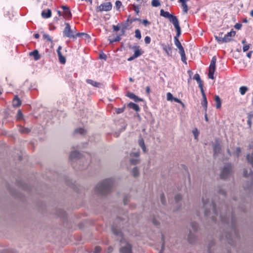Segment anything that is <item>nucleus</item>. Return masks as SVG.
<instances>
[{"label":"nucleus","mask_w":253,"mask_h":253,"mask_svg":"<svg viewBox=\"0 0 253 253\" xmlns=\"http://www.w3.org/2000/svg\"><path fill=\"white\" fill-rule=\"evenodd\" d=\"M203 210L205 216L211 218L213 221L217 220V216L219 217L220 221L230 226L235 232V220L232 215H225L220 213L219 215L215 208V205L212 200L210 199V195L206 193L202 198Z\"/></svg>","instance_id":"1"},{"label":"nucleus","mask_w":253,"mask_h":253,"mask_svg":"<svg viewBox=\"0 0 253 253\" xmlns=\"http://www.w3.org/2000/svg\"><path fill=\"white\" fill-rule=\"evenodd\" d=\"M113 233L116 236L120 238V242L121 243V247L120 249V253H132V246L127 242H125L124 245L123 234L120 231V228L113 225L112 227Z\"/></svg>","instance_id":"2"},{"label":"nucleus","mask_w":253,"mask_h":253,"mask_svg":"<svg viewBox=\"0 0 253 253\" xmlns=\"http://www.w3.org/2000/svg\"><path fill=\"white\" fill-rule=\"evenodd\" d=\"M114 181V179L113 178H109L102 180L96 186V191L101 195L107 194L110 191Z\"/></svg>","instance_id":"3"},{"label":"nucleus","mask_w":253,"mask_h":253,"mask_svg":"<svg viewBox=\"0 0 253 253\" xmlns=\"http://www.w3.org/2000/svg\"><path fill=\"white\" fill-rule=\"evenodd\" d=\"M232 167L231 164L225 165L223 168L221 173L220 177L222 179H226L229 177L232 173Z\"/></svg>","instance_id":"4"},{"label":"nucleus","mask_w":253,"mask_h":253,"mask_svg":"<svg viewBox=\"0 0 253 253\" xmlns=\"http://www.w3.org/2000/svg\"><path fill=\"white\" fill-rule=\"evenodd\" d=\"M169 19V21L173 24L176 31L177 36H180L181 34V29L179 26V21L177 17L172 14L171 16H170Z\"/></svg>","instance_id":"5"},{"label":"nucleus","mask_w":253,"mask_h":253,"mask_svg":"<svg viewBox=\"0 0 253 253\" xmlns=\"http://www.w3.org/2000/svg\"><path fill=\"white\" fill-rule=\"evenodd\" d=\"M112 8V4L110 2H106L102 3L96 8L97 12L109 11Z\"/></svg>","instance_id":"6"},{"label":"nucleus","mask_w":253,"mask_h":253,"mask_svg":"<svg viewBox=\"0 0 253 253\" xmlns=\"http://www.w3.org/2000/svg\"><path fill=\"white\" fill-rule=\"evenodd\" d=\"M65 28L63 31L64 36L68 38H76V36L74 34L73 32L71 29L70 25L69 23H65Z\"/></svg>","instance_id":"7"},{"label":"nucleus","mask_w":253,"mask_h":253,"mask_svg":"<svg viewBox=\"0 0 253 253\" xmlns=\"http://www.w3.org/2000/svg\"><path fill=\"white\" fill-rule=\"evenodd\" d=\"M139 153L138 152H132L130 153V162L132 165H136L139 162Z\"/></svg>","instance_id":"8"},{"label":"nucleus","mask_w":253,"mask_h":253,"mask_svg":"<svg viewBox=\"0 0 253 253\" xmlns=\"http://www.w3.org/2000/svg\"><path fill=\"white\" fill-rule=\"evenodd\" d=\"M250 151L247 156V159L248 162L253 167V141L251 142L249 146Z\"/></svg>","instance_id":"9"},{"label":"nucleus","mask_w":253,"mask_h":253,"mask_svg":"<svg viewBox=\"0 0 253 253\" xmlns=\"http://www.w3.org/2000/svg\"><path fill=\"white\" fill-rule=\"evenodd\" d=\"M61 8L64 11L63 16L66 18H70L72 17V14L69 7L66 5H62Z\"/></svg>","instance_id":"10"},{"label":"nucleus","mask_w":253,"mask_h":253,"mask_svg":"<svg viewBox=\"0 0 253 253\" xmlns=\"http://www.w3.org/2000/svg\"><path fill=\"white\" fill-rule=\"evenodd\" d=\"M236 32L235 31L232 30L230 32H228L225 36L223 37L224 42H230L232 40L231 38L235 36Z\"/></svg>","instance_id":"11"},{"label":"nucleus","mask_w":253,"mask_h":253,"mask_svg":"<svg viewBox=\"0 0 253 253\" xmlns=\"http://www.w3.org/2000/svg\"><path fill=\"white\" fill-rule=\"evenodd\" d=\"M62 49L61 46H59L57 49V52L58 54V56L59 58V62L62 64H64L66 62V58L64 56H63L61 53V50Z\"/></svg>","instance_id":"12"},{"label":"nucleus","mask_w":253,"mask_h":253,"mask_svg":"<svg viewBox=\"0 0 253 253\" xmlns=\"http://www.w3.org/2000/svg\"><path fill=\"white\" fill-rule=\"evenodd\" d=\"M213 156L215 157L220 153L221 151V147L218 142H216L213 145Z\"/></svg>","instance_id":"13"},{"label":"nucleus","mask_w":253,"mask_h":253,"mask_svg":"<svg viewBox=\"0 0 253 253\" xmlns=\"http://www.w3.org/2000/svg\"><path fill=\"white\" fill-rule=\"evenodd\" d=\"M197 237L195 234L192 233L191 230H189L188 235L187 237L188 241L190 243H194L196 241Z\"/></svg>","instance_id":"14"},{"label":"nucleus","mask_w":253,"mask_h":253,"mask_svg":"<svg viewBox=\"0 0 253 253\" xmlns=\"http://www.w3.org/2000/svg\"><path fill=\"white\" fill-rule=\"evenodd\" d=\"M132 48L135 49L134 53L133 55L136 58L141 56L143 53L141 49L139 48V46H133Z\"/></svg>","instance_id":"15"},{"label":"nucleus","mask_w":253,"mask_h":253,"mask_svg":"<svg viewBox=\"0 0 253 253\" xmlns=\"http://www.w3.org/2000/svg\"><path fill=\"white\" fill-rule=\"evenodd\" d=\"M178 49H179V52L180 54L182 61L186 64V58L184 48L182 46Z\"/></svg>","instance_id":"16"},{"label":"nucleus","mask_w":253,"mask_h":253,"mask_svg":"<svg viewBox=\"0 0 253 253\" xmlns=\"http://www.w3.org/2000/svg\"><path fill=\"white\" fill-rule=\"evenodd\" d=\"M216 62V57L213 56L211 60V63L209 67V70L214 71L215 70V64Z\"/></svg>","instance_id":"17"},{"label":"nucleus","mask_w":253,"mask_h":253,"mask_svg":"<svg viewBox=\"0 0 253 253\" xmlns=\"http://www.w3.org/2000/svg\"><path fill=\"white\" fill-rule=\"evenodd\" d=\"M127 96L130 98V99L133 100L135 102L142 101V99L141 98H139L138 96L135 95L133 93L128 92L127 94Z\"/></svg>","instance_id":"18"},{"label":"nucleus","mask_w":253,"mask_h":253,"mask_svg":"<svg viewBox=\"0 0 253 253\" xmlns=\"http://www.w3.org/2000/svg\"><path fill=\"white\" fill-rule=\"evenodd\" d=\"M86 83L92 85L93 86L97 87H100L102 84L100 83L96 82L92 80L87 79L86 80Z\"/></svg>","instance_id":"19"},{"label":"nucleus","mask_w":253,"mask_h":253,"mask_svg":"<svg viewBox=\"0 0 253 253\" xmlns=\"http://www.w3.org/2000/svg\"><path fill=\"white\" fill-rule=\"evenodd\" d=\"M81 154L77 151H74L71 152L70 155V158L72 160H74V159L78 158H80Z\"/></svg>","instance_id":"20"},{"label":"nucleus","mask_w":253,"mask_h":253,"mask_svg":"<svg viewBox=\"0 0 253 253\" xmlns=\"http://www.w3.org/2000/svg\"><path fill=\"white\" fill-rule=\"evenodd\" d=\"M181 3V6L183 8V11L184 13L187 12L188 10V6L186 4L187 0H178Z\"/></svg>","instance_id":"21"},{"label":"nucleus","mask_w":253,"mask_h":253,"mask_svg":"<svg viewBox=\"0 0 253 253\" xmlns=\"http://www.w3.org/2000/svg\"><path fill=\"white\" fill-rule=\"evenodd\" d=\"M51 16V11L48 9L46 11L43 10L42 12V16L44 18H48Z\"/></svg>","instance_id":"22"},{"label":"nucleus","mask_w":253,"mask_h":253,"mask_svg":"<svg viewBox=\"0 0 253 253\" xmlns=\"http://www.w3.org/2000/svg\"><path fill=\"white\" fill-rule=\"evenodd\" d=\"M163 49L166 52L167 54L169 56L171 54V48L170 47L168 44H162Z\"/></svg>","instance_id":"23"},{"label":"nucleus","mask_w":253,"mask_h":253,"mask_svg":"<svg viewBox=\"0 0 253 253\" xmlns=\"http://www.w3.org/2000/svg\"><path fill=\"white\" fill-rule=\"evenodd\" d=\"M30 55L33 56L34 58V59L36 61H37L40 59V55L39 53V52L37 50H35L32 52L30 53Z\"/></svg>","instance_id":"24"},{"label":"nucleus","mask_w":253,"mask_h":253,"mask_svg":"<svg viewBox=\"0 0 253 253\" xmlns=\"http://www.w3.org/2000/svg\"><path fill=\"white\" fill-rule=\"evenodd\" d=\"M128 106L130 108L135 110L136 112H138L140 110V108L139 106L137 104L134 103L133 102H130L129 103H128Z\"/></svg>","instance_id":"25"},{"label":"nucleus","mask_w":253,"mask_h":253,"mask_svg":"<svg viewBox=\"0 0 253 253\" xmlns=\"http://www.w3.org/2000/svg\"><path fill=\"white\" fill-rule=\"evenodd\" d=\"M12 104L15 107H18L21 105V101L17 96H15L13 99Z\"/></svg>","instance_id":"26"},{"label":"nucleus","mask_w":253,"mask_h":253,"mask_svg":"<svg viewBox=\"0 0 253 253\" xmlns=\"http://www.w3.org/2000/svg\"><path fill=\"white\" fill-rule=\"evenodd\" d=\"M172 15V14H170L169 12L165 11L163 9L160 10V15L164 17L169 19Z\"/></svg>","instance_id":"27"},{"label":"nucleus","mask_w":253,"mask_h":253,"mask_svg":"<svg viewBox=\"0 0 253 253\" xmlns=\"http://www.w3.org/2000/svg\"><path fill=\"white\" fill-rule=\"evenodd\" d=\"M76 37H81L82 38H84L85 40H87L88 41L90 40V36L88 34L84 33H77L76 35Z\"/></svg>","instance_id":"28"},{"label":"nucleus","mask_w":253,"mask_h":253,"mask_svg":"<svg viewBox=\"0 0 253 253\" xmlns=\"http://www.w3.org/2000/svg\"><path fill=\"white\" fill-rule=\"evenodd\" d=\"M214 100L215 102V105L217 109H219L221 107V102L220 97L216 95L215 96Z\"/></svg>","instance_id":"29"},{"label":"nucleus","mask_w":253,"mask_h":253,"mask_svg":"<svg viewBox=\"0 0 253 253\" xmlns=\"http://www.w3.org/2000/svg\"><path fill=\"white\" fill-rule=\"evenodd\" d=\"M138 143L139 146L142 148L144 152H146V148L144 143V140L142 138H140L138 140Z\"/></svg>","instance_id":"30"},{"label":"nucleus","mask_w":253,"mask_h":253,"mask_svg":"<svg viewBox=\"0 0 253 253\" xmlns=\"http://www.w3.org/2000/svg\"><path fill=\"white\" fill-rule=\"evenodd\" d=\"M203 101L202 102V105L204 107L205 112H207V105H208V101L207 100L206 94H204Z\"/></svg>","instance_id":"31"},{"label":"nucleus","mask_w":253,"mask_h":253,"mask_svg":"<svg viewBox=\"0 0 253 253\" xmlns=\"http://www.w3.org/2000/svg\"><path fill=\"white\" fill-rule=\"evenodd\" d=\"M248 88L247 86H242L239 88V91L241 95H244L246 92L248 91Z\"/></svg>","instance_id":"32"},{"label":"nucleus","mask_w":253,"mask_h":253,"mask_svg":"<svg viewBox=\"0 0 253 253\" xmlns=\"http://www.w3.org/2000/svg\"><path fill=\"white\" fill-rule=\"evenodd\" d=\"M243 174L245 177H247L250 176L252 178H253V173L251 170H250L249 173L248 174V170L245 169L244 170Z\"/></svg>","instance_id":"33"},{"label":"nucleus","mask_w":253,"mask_h":253,"mask_svg":"<svg viewBox=\"0 0 253 253\" xmlns=\"http://www.w3.org/2000/svg\"><path fill=\"white\" fill-rule=\"evenodd\" d=\"M178 36H175L174 38V44H175V46L178 48L182 47V46L180 42H179V41L178 39Z\"/></svg>","instance_id":"34"},{"label":"nucleus","mask_w":253,"mask_h":253,"mask_svg":"<svg viewBox=\"0 0 253 253\" xmlns=\"http://www.w3.org/2000/svg\"><path fill=\"white\" fill-rule=\"evenodd\" d=\"M192 230L194 232H196L198 231L199 229L198 224L196 222H192L190 225Z\"/></svg>","instance_id":"35"},{"label":"nucleus","mask_w":253,"mask_h":253,"mask_svg":"<svg viewBox=\"0 0 253 253\" xmlns=\"http://www.w3.org/2000/svg\"><path fill=\"white\" fill-rule=\"evenodd\" d=\"M131 174L133 175L134 177H136L138 176L139 174V170L137 167L134 168L132 171H131Z\"/></svg>","instance_id":"36"},{"label":"nucleus","mask_w":253,"mask_h":253,"mask_svg":"<svg viewBox=\"0 0 253 253\" xmlns=\"http://www.w3.org/2000/svg\"><path fill=\"white\" fill-rule=\"evenodd\" d=\"M121 40V36H117L115 38L113 39H109L110 43H113L117 42H119Z\"/></svg>","instance_id":"37"},{"label":"nucleus","mask_w":253,"mask_h":253,"mask_svg":"<svg viewBox=\"0 0 253 253\" xmlns=\"http://www.w3.org/2000/svg\"><path fill=\"white\" fill-rule=\"evenodd\" d=\"M151 4L154 7H158L160 5V2L159 0H152Z\"/></svg>","instance_id":"38"},{"label":"nucleus","mask_w":253,"mask_h":253,"mask_svg":"<svg viewBox=\"0 0 253 253\" xmlns=\"http://www.w3.org/2000/svg\"><path fill=\"white\" fill-rule=\"evenodd\" d=\"M19 131L21 133H27L30 131V130L28 128L21 127L19 128Z\"/></svg>","instance_id":"39"},{"label":"nucleus","mask_w":253,"mask_h":253,"mask_svg":"<svg viewBox=\"0 0 253 253\" xmlns=\"http://www.w3.org/2000/svg\"><path fill=\"white\" fill-rule=\"evenodd\" d=\"M135 37L139 40L141 38V34L139 30L137 29L135 31Z\"/></svg>","instance_id":"40"},{"label":"nucleus","mask_w":253,"mask_h":253,"mask_svg":"<svg viewBox=\"0 0 253 253\" xmlns=\"http://www.w3.org/2000/svg\"><path fill=\"white\" fill-rule=\"evenodd\" d=\"M216 40L220 43H224V40L223 37L221 36H215Z\"/></svg>","instance_id":"41"},{"label":"nucleus","mask_w":253,"mask_h":253,"mask_svg":"<svg viewBox=\"0 0 253 253\" xmlns=\"http://www.w3.org/2000/svg\"><path fill=\"white\" fill-rule=\"evenodd\" d=\"M76 133H79L81 134H84L85 133V130L82 128H79L75 130Z\"/></svg>","instance_id":"42"},{"label":"nucleus","mask_w":253,"mask_h":253,"mask_svg":"<svg viewBox=\"0 0 253 253\" xmlns=\"http://www.w3.org/2000/svg\"><path fill=\"white\" fill-rule=\"evenodd\" d=\"M167 98L169 101H172L174 97L171 93L168 92L167 93Z\"/></svg>","instance_id":"43"},{"label":"nucleus","mask_w":253,"mask_h":253,"mask_svg":"<svg viewBox=\"0 0 253 253\" xmlns=\"http://www.w3.org/2000/svg\"><path fill=\"white\" fill-rule=\"evenodd\" d=\"M193 79L195 80L197 83H200L201 81H202L200 78V76L198 74H196L194 75Z\"/></svg>","instance_id":"44"},{"label":"nucleus","mask_w":253,"mask_h":253,"mask_svg":"<svg viewBox=\"0 0 253 253\" xmlns=\"http://www.w3.org/2000/svg\"><path fill=\"white\" fill-rule=\"evenodd\" d=\"M122 5V2L120 0H117L115 2V6L117 9H119Z\"/></svg>","instance_id":"45"},{"label":"nucleus","mask_w":253,"mask_h":253,"mask_svg":"<svg viewBox=\"0 0 253 253\" xmlns=\"http://www.w3.org/2000/svg\"><path fill=\"white\" fill-rule=\"evenodd\" d=\"M133 9L137 14L139 13V7L138 5L133 4Z\"/></svg>","instance_id":"46"},{"label":"nucleus","mask_w":253,"mask_h":253,"mask_svg":"<svg viewBox=\"0 0 253 253\" xmlns=\"http://www.w3.org/2000/svg\"><path fill=\"white\" fill-rule=\"evenodd\" d=\"M214 73V71L209 70L208 77L210 79H214V77H213Z\"/></svg>","instance_id":"47"},{"label":"nucleus","mask_w":253,"mask_h":253,"mask_svg":"<svg viewBox=\"0 0 253 253\" xmlns=\"http://www.w3.org/2000/svg\"><path fill=\"white\" fill-rule=\"evenodd\" d=\"M182 199V197L181 195L180 194H177L175 196V200L176 203H178L179 201H180Z\"/></svg>","instance_id":"48"},{"label":"nucleus","mask_w":253,"mask_h":253,"mask_svg":"<svg viewBox=\"0 0 253 253\" xmlns=\"http://www.w3.org/2000/svg\"><path fill=\"white\" fill-rule=\"evenodd\" d=\"M43 37L44 39L47 40L48 41L52 42V39L50 38L49 36L47 34H44L43 35Z\"/></svg>","instance_id":"49"},{"label":"nucleus","mask_w":253,"mask_h":253,"mask_svg":"<svg viewBox=\"0 0 253 253\" xmlns=\"http://www.w3.org/2000/svg\"><path fill=\"white\" fill-rule=\"evenodd\" d=\"M23 114L21 110H18L17 114V118L18 119H21L22 118Z\"/></svg>","instance_id":"50"},{"label":"nucleus","mask_w":253,"mask_h":253,"mask_svg":"<svg viewBox=\"0 0 253 253\" xmlns=\"http://www.w3.org/2000/svg\"><path fill=\"white\" fill-rule=\"evenodd\" d=\"M160 199H161V201L162 202V204L163 205H165L166 201H165V196H164V194H162L161 195V196H160Z\"/></svg>","instance_id":"51"},{"label":"nucleus","mask_w":253,"mask_h":253,"mask_svg":"<svg viewBox=\"0 0 253 253\" xmlns=\"http://www.w3.org/2000/svg\"><path fill=\"white\" fill-rule=\"evenodd\" d=\"M145 26L149 25L150 24V22L148 21L147 19L143 20L140 21Z\"/></svg>","instance_id":"52"},{"label":"nucleus","mask_w":253,"mask_h":253,"mask_svg":"<svg viewBox=\"0 0 253 253\" xmlns=\"http://www.w3.org/2000/svg\"><path fill=\"white\" fill-rule=\"evenodd\" d=\"M124 110H125V108L123 107V108H121L116 109V112L117 114H121V113H123L124 111Z\"/></svg>","instance_id":"53"},{"label":"nucleus","mask_w":253,"mask_h":253,"mask_svg":"<svg viewBox=\"0 0 253 253\" xmlns=\"http://www.w3.org/2000/svg\"><path fill=\"white\" fill-rule=\"evenodd\" d=\"M144 42L146 44L150 43L151 42V38L148 36H146L144 39Z\"/></svg>","instance_id":"54"},{"label":"nucleus","mask_w":253,"mask_h":253,"mask_svg":"<svg viewBox=\"0 0 253 253\" xmlns=\"http://www.w3.org/2000/svg\"><path fill=\"white\" fill-rule=\"evenodd\" d=\"M141 21V20L139 18H130V23L131 24L133 22H135V21Z\"/></svg>","instance_id":"55"},{"label":"nucleus","mask_w":253,"mask_h":253,"mask_svg":"<svg viewBox=\"0 0 253 253\" xmlns=\"http://www.w3.org/2000/svg\"><path fill=\"white\" fill-rule=\"evenodd\" d=\"M241 148L240 147L236 148V151H235V153H236V154L237 157L239 156L240 154L241 153Z\"/></svg>","instance_id":"56"},{"label":"nucleus","mask_w":253,"mask_h":253,"mask_svg":"<svg viewBox=\"0 0 253 253\" xmlns=\"http://www.w3.org/2000/svg\"><path fill=\"white\" fill-rule=\"evenodd\" d=\"M101 248L97 246L95 248L94 253H100V252H101Z\"/></svg>","instance_id":"57"},{"label":"nucleus","mask_w":253,"mask_h":253,"mask_svg":"<svg viewBox=\"0 0 253 253\" xmlns=\"http://www.w3.org/2000/svg\"><path fill=\"white\" fill-rule=\"evenodd\" d=\"M242 25L240 23H237L235 25L234 27L237 30H240L242 27Z\"/></svg>","instance_id":"58"},{"label":"nucleus","mask_w":253,"mask_h":253,"mask_svg":"<svg viewBox=\"0 0 253 253\" xmlns=\"http://www.w3.org/2000/svg\"><path fill=\"white\" fill-rule=\"evenodd\" d=\"M193 133L194 134V137H195V139H197V137L198 136V134H199V132H198V130L197 129H195V130H194L193 131Z\"/></svg>","instance_id":"59"},{"label":"nucleus","mask_w":253,"mask_h":253,"mask_svg":"<svg viewBox=\"0 0 253 253\" xmlns=\"http://www.w3.org/2000/svg\"><path fill=\"white\" fill-rule=\"evenodd\" d=\"M113 29L114 31H118L120 30V27H119L118 25H113Z\"/></svg>","instance_id":"60"},{"label":"nucleus","mask_w":253,"mask_h":253,"mask_svg":"<svg viewBox=\"0 0 253 253\" xmlns=\"http://www.w3.org/2000/svg\"><path fill=\"white\" fill-rule=\"evenodd\" d=\"M249 48H250L249 45H245L243 46V50L244 52H246L249 50Z\"/></svg>","instance_id":"61"},{"label":"nucleus","mask_w":253,"mask_h":253,"mask_svg":"<svg viewBox=\"0 0 253 253\" xmlns=\"http://www.w3.org/2000/svg\"><path fill=\"white\" fill-rule=\"evenodd\" d=\"M173 100H174L176 102L180 103L181 105H182V106H184V104L182 102V101L180 99H178L177 98H174V97Z\"/></svg>","instance_id":"62"},{"label":"nucleus","mask_w":253,"mask_h":253,"mask_svg":"<svg viewBox=\"0 0 253 253\" xmlns=\"http://www.w3.org/2000/svg\"><path fill=\"white\" fill-rule=\"evenodd\" d=\"M128 26L127 23H123L122 24V29L126 30Z\"/></svg>","instance_id":"63"},{"label":"nucleus","mask_w":253,"mask_h":253,"mask_svg":"<svg viewBox=\"0 0 253 253\" xmlns=\"http://www.w3.org/2000/svg\"><path fill=\"white\" fill-rule=\"evenodd\" d=\"M153 223L156 225H159L160 224L159 221L157 220L155 218L153 219Z\"/></svg>","instance_id":"64"}]
</instances>
